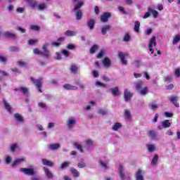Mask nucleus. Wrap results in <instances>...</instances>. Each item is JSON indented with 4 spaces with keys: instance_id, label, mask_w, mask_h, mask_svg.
Segmentation results:
<instances>
[{
    "instance_id": "obj_45",
    "label": "nucleus",
    "mask_w": 180,
    "mask_h": 180,
    "mask_svg": "<svg viewBox=\"0 0 180 180\" xmlns=\"http://www.w3.org/2000/svg\"><path fill=\"white\" fill-rule=\"evenodd\" d=\"M99 165L103 168V169H108V165H106V162L103 160L99 161Z\"/></svg>"
},
{
    "instance_id": "obj_27",
    "label": "nucleus",
    "mask_w": 180,
    "mask_h": 180,
    "mask_svg": "<svg viewBox=\"0 0 180 180\" xmlns=\"http://www.w3.org/2000/svg\"><path fill=\"white\" fill-rule=\"evenodd\" d=\"M171 124H172V123L169 122V120H165L162 122V126L164 127V129H168L169 127H171Z\"/></svg>"
},
{
    "instance_id": "obj_10",
    "label": "nucleus",
    "mask_w": 180,
    "mask_h": 180,
    "mask_svg": "<svg viewBox=\"0 0 180 180\" xmlns=\"http://www.w3.org/2000/svg\"><path fill=\"white\" fill-rule=\"evenodd\" d=\"M95 145V141L91 138H86L84 139V146L86 148H91Z\"/></svg>"
},
{
    "instance_id": "obj_54",
    "label": "nucleus",
    "mask_w": 180,
    "mask_h": 180,
    "mask_svg": "<svg viewBox=\"0 0 180 180\" xmlns=\"http://www.w3.org/2000/svg\"><path fill=\"white\" fill-rule=\"evenodd\" d=\"M55 60H63V57L61 56V53L56 52L55 53V56H54Z\"/></svg>"
},
{
    "instance_id": "obj_2",
    "label": "nucleus",
    "mask_w": 180,
    "mask_h": 180,
    "mask_svg": "<svg viewBox=\"0 0 180 180\" xmlns=\"http://www.w3.org/2000/svg\"><path fill=\"white\" fill-rule=\"evenodd\" d=\"M84 2L82 1H79L77 4H75L74 11L76 12V19L77 20H81L82 19V11L80 10V8H82L84 5Z\"/></svg>"
},
{
    "instance_id": "obj_11",
    "label": "nucleus",
    "mask_w": 180,
    "mask_h": 180,
    "mask_svg": "<svg viewBox=\"0 0 180 180\" xmlns=\"http://www.w3.org/2000/svg\"><path fill=\"white\" fill-rule=\"evenodd\" d=\"M43 171L45 174V176H46V178L48 179H53V178H54V174H53L51 171H50V169H49L46 167H43Z\"/></svg>"
},
{
    "instance_id": "obj_15",
    "label": "nucleus",
    "mask_w": 180,
    "mask_h": 180,
    "mask_svg": "<svg viewBox=\"0 0 180 180\" xmlns=\"http://www.w3.org/2000/svg\"><path fill=\"white\" fill-rule=\"evenodd\" d=\"M118 172L120 174L121 179H126V174L124 173V166L120 165L118 168Z\"/></svg>"
},
{
    "instance_id": "obj_56",
    "label": "nucleus",
    "mask_w": 180,
    "mask_h": 180,
    "mask_svg": "<svg viewBox=\"0 0 180 180\" xmlns=\"http://www.w3.org/2000/svg\"><path fill=\"white\" fill-rule=\"evenodd\" d=\"M134 65L136 68H139V67L141 65V61L139 60H135L134 63Z\"/></svg>"
},
{
    "instance_id": "obj_46",
    "label": "nucleus",
    "mask_w": 180,
    "mask_h": 180,
    "mask_svg": "<svg viewBox=\"0 0 180 180\" xmlns=\"http://www.w3.org/2000/svg\"><path fill=\"white\" fill-rule=\"evenodd\" d=\"M170 101L176 108H179V103L176 102V97H171Z\"/></svg>"
},
{
    "instance_id": "obj_8",
    "label": "nucleus",
    "mask_w": 180,
    "mask_h": 180,
    "mask_svg": "<svg viewBox=\"0 0 180 180\" xmlns=\"http://www.w3.org/2000/svg\"><path fill=\"white\" fill-rule=\"evenodd\" d=\"M32 82H33V84L37 86L39 92L41 93L42 91H41V85L43 84V82H42V78H40V79H34L33 77H31L30 78Z\"/></svg>"
},
{
    "instance_id": "obj_33",
    "label": "nucleus",
    "mask_w": 180,
    "mask_h": 180,
    "mask_svg": "<svg viewBox=\"0 0 180 180\" xmlns=\"http://www.w3.org/2000/svg\"><path fill=\"white\" fill-rule=\"evenodd\" d=\"M148 12H150V13H152L153 16L155 18H158V15H159L158 11H155V10L151 8H148Z\"/></svg>"
},
{
    "instance_id": "obj_47",
    "label": "nucleus",
    "mask_w": 180,
    "mask_h": 180,
    "mask_svg": "<svg viewBox=\"0 0 180 180\" xmlns=\"http://www.w3.org/2000/svg\"><path fill=\"white\" fill-rule=\"evenodd\" d=\"M11 150L13 152L16 151L19 148V145L18 143H13L11 146Z\"/></svg>"
},
{
    "instance_id": "obj_49",
    "label": "nucleus",
    "mask_w": 180,
    "mask_h": 180,
    "mask_svg": "<svg viewBox=\"0 0 180 180\" xmlns=\"http://www.w3.org/2000/svg\"><path fill=\"white\" fill-rule=\"evenodd\" d=\"M70 162H65L63 163H62L61 166L59 167V169H64L65 168H67V167H68V165H70Z\"/></svg>"
},
{
    "instance_id": "obj_26",
    "label": "nucleus",
    "mask_w": 180,
    "mask_h": 180,
    "mask_svg": "<svg viewBox=\"0 0 180 180\" xmlns=\"http://www.w3.org/2000/svg\"><path fill=\"white\" fill-rule=\"evenodd\" d=\"M4 105L5 109H6L9 113H12V107L11 106V104L6 101V100H4Z\"/></svg>"
},
{
    "instance_id": "obj_1",
    "label": "nucleus",
    "mask_w": 180,
    "mask_h": 180,
    "mask_svg": "<svg viewBox=\"0 0 180 180\" xmlns=\"http://www.w3.org/2000/svg\"><path fill=\"white\" fill-rule=\"evenodd\" d=\"M50 46V44L45 43L42 46V50L43 51H40L39 49L35 48L33 50L34 54H36L37 56H43L45 57V58H50L51 57V55L50 54V51H49L48 48Z\"/></svg>"
},
{
    "instance_id": "obj_62",
    "label": "nucleus",
    "mask_w": 180,
    "mask_h": 180,
    "mask_svg": "<svg viewBox=\"0 0 180 180\" xmlns=\"http://www.w3.org/2000/svg\"><path fill=\"white\" fill-rule=\"evenodd\" d=\"M150 108L152 109L153 110H154V109H157L158 108V105L155 104V103H151L149 105Z\"/></svg>"
},
{
    "instance_id": "obj_37",
    "label": "nucleus",
    "mask_w": 180,
    "mask_h": 180,
    "mask_svg": "<svg viewBox=\"0 0 180 180\" xmlns=\"http://www.w3.org/2000/svg\"><path fill=\"white\" fill-rule=\"evenodd\" d=\"M25 2H27V4L32 8H36V6H37V3L34 0H25Z\"/></svg>"
},
{
    "instance_id": "obj_29",
    "label": "nucleus",
    "mask_w": 180,
    "mask_h": 180,
    "mask_svg": "<svg viewBox=\"0 0 180 180\" xmlns=\"http://www.w3.org/2000/svg\"><path fill=\"white\" fill-rule=\"evenodd\" d=\"M41 162L44 165H46L47 167H53V165H54V163H53V162L47 159H42Z\"/></svg>"
},
{
    "instance_id": "obj_40",
    "label": "nucleus",
    "mask_w": 180,
    "mask_h": 180,
    "mask_svg": "<svg viewBox=\"0 0 180 180\" xmlns=\"http://www.w3.org/2000/svg\"><path fill=\"white\" fill-rule=\"evenodd\" d=\"M180 41V36L179 34L176 35L174 38H173V41H172V44L174 46H175V44H176L177 43H179Z\"/></svg>"
},
{
    "instance_id": "obj_64",
    "label": "nucleus",
    "mask_w": 180,
    "mask_h": 180,
    "mask_svg": "<svg viewBox=\"0 0 180 180\" xmlns=\"http://www.w3.org/2000/svg\"><path fill=\"white\" fill-rule=\"evenodd\" d=\"M68 50H75V45L74 44H68L67 46Z\"/></svg>"
},
{
    "instance_id": "obj_44",
    "label": "nucleus",
    "mask_w": 180,
    "mask_h": 180,
    "mask_svg": "<svg viewBox=\"0 0 180 180\" xmlns=\"http://www.w3.org/2000/svg\"><path fill=\"white\" fill-rule=\"evenodd\" d=\"M70 71L73 74H77V72H78V67L75 65H72L70 67Z\"/></svg>"
},
{
    "instance_id": "obj_19",
    "label": "nucleus",
    "mask_w": 180,
    "mask_h": 180,
    "mask_svg": "<svg viewBox=\"0 0 180 180\" xmlns=\"http://www.w3.org/2000/svg\"><path fill=\"white\" fill-rule=\"evenodd\" d=\"M122 124L120 122H115L112 124V130H113V131H118L119 130H120V128L122 127Z\"/></svg>"
},
{
    "instance_id": "obj_23",
    "label": "nucleus",
    "mask_w": 180,
    "mask_h": 180,
    "mask_svg": "<svg viewBox=\"0 0 180 180\" xmlns=\"http://www.w3.org/2000/svg\"><path fill=\"white\" fill-rule=\"evenodd\" d=\"M14 117L17 123H23V116H22V115L15 113L14 114Z\"/></svg>"
},
{
    "instance_id": "obj_55",
    "label": "nucleus",
    "mask_w": 180,
    "mask_h": 180,
    "mask_svg": "<svg viewBox=\"0 0 180 180\" xmlns=\"http://www.w3.org/2000/svg\"><path fill=\"white\" fill-rule=\"evenodd\" d=\"M8 58L4 55L0 54V62L1 63H6Z\"/></svg>"
},
{
    "instance_id": "obj_30",
    "label": "nucleus",
    "mask_w": 180,
    "mask_h": 180,
    "mask_svg": "<svg viewBox=\"0 0 180 180\" xmlns=\"http://www.w3.org/2000/svg\"><path fill=\"white\" fill-rule=\"evenodd\" d=\"M87 25H88V27H89V29L91 30H92L94 29V27H95V20H94V19L89 20L87 22Z\"/></svg>"
},
{
    "instance_id": "obj_61",
    "label": "nucleus",
    "mask_w": 180,
    "mask_h": 180,
    "mask_svg": "<svg viewBox=\"0 0 180 180\" xmlns=\"http://www.w3.org/2000/svg\"><path fill=\"white\" fill-rule=\"evenodd\" d=\"M6 164H11L12 161V158L11 156H6L5 158Z\"/></svg>"
},
{
    "instance_id": "obj_13",
    "label": "nucleus",
    "mask_w": 180,
    "mask_h": 180,
    "mask_svg": "<svg viewBox=\"0 0 180 180\" xmlns=\"http://www.w3.org/2000/svg\"><path fill=\"white\" fill-rule=\"evenodd\" d=\"M148 136L151 138L152 140H156L158 136V132L154 130H150L148 131Z\"/></svg>"
},
{
    "instance_id": "obj_4",
    "label": "nucleus",
    "mask_w": 180,
    "mask_h": 180,
    "mask_svg": "<svg viewBox=\"0 0 180 180\" xmlns=\"http://www.w3.org/2000/svg\"><path fill=\"white\" fill-rule=\"evenodd\" d=\"M77 124V117H69L65 122V126L69 130H72L75 125Z\"/></svg>"
},
{
    "instance_id": "obj_25",
    "label": "nucleus",
    "mask_w": 180,
    "mask_h": 180,
    "mask_svg": "<svg viewBox=\"0 0 180 180\" xmlns=\"http://www.w3.org/2000/svg\"><path fill=\"white\" fill-rule=\"evenodd\" d=\"M109 18H110V13H105L101 15V22H108Z\"/></svg>"
},
{
    "instance_id": "obj_57",
    "label": "nucleus",
    "mask_w": 180,
    "mask_h": 180,
    "mask_svg": "<svg viewBox=\"0 0 180 180\" xmlns=\"http://www.w3.org/2000/svg\"><path fill=\"white\" fill-rule=\"evenodd\" d=\"M96 86H98V88H103L105 86V84L101 82H96L95 83Z\"/></svg>"
},
{
    "instance_id": "obj_22",
    "label": "nucleus",
    "mask_w": 180,
    "mask_h": 180,
    "mask_svg": "<svg viewBox=\"0 0 180 180\" xmlns=\"http://www.w3.org/2000/svg\"><path fill=\"white\" fill-rule=\"evenodd\" d=\"M112 64V62L109 59V58H105L103 60V65L105 68H109L110 67V65Z\"/></svg>"
},
{
    "instance_id": "obj_51",
    "label": "nucleus",
    "mask_w": 180,
    "mask_h": 180,
    "mask_svg": "<svg viewBox=\"0 0 180 180\" xmlns=\"http://www.w3.org/2000/svg\"><path fill=\"white\" fill-rule=\"evenodd\" d=\"M18 67H27V63L23 60H18Z\"/></svg>"
},
{
    "instance_id": "obj_48",
    "label": "nucleus",
    "mask_w": 180,
    "mask_h": 180,
    "mask_svg": "<svg viewBox=\"0 0 180 180\" xmlns=\"http://www.w3.org/2000/svg\"><path fill=\"white\" fill-rule=\"evenodd\" d=\"M37 43H39V40L37 39H30L28 41V44L30 46H34L35 44H37Z\"/></svg>"
},
{
    "instance_id": "obj_14",
    "label": "nucleus",
    "mask_w": 180,
    "mask_h": 180,
    "mask_svg": "<svg viewBox=\"0 0 180 180\" xmlns=\"http://www.w3.org/2000/svg\"><path fill=\"white\" fill-rule=\"evenodd\" d=\"M74 146L75 147V148H77V150L79 151V153H84V146H82L81 143H79V141H75Z\"/></svg>"
},
{
    "instance_id": "obj_6",
    "label": "nucleus",
    "mask_w": 180,
    "mask_h": 180,
    "mask_svg": "<svg viewBox=\"0 0 180 180\" xmlns=\"http://www.w3.org/2000/svg\"><path fill=\"white\" fill-rule=\"evenodd\" d=\"M157 37L153 36L150 38L149 43H148V49L150 52V54H154V49L157 47Z\"/></svg>"
},
{
    "instance_id": "obj_16",
    "label": "nucleus",
    "mask_w": 180,
    "mask_h": 180,
    "mask_svg": "<svg viewBox=\"0 0 180 180\" xmlns=\"http://www.w3.org/2000/svg\"><path fill=\"white\" fill-rule=\"evenodd\" d=\"M0 36H3V37H9L10 39H13L16 34L9 32H0Z\"/></svg>"
},
{
    "instance_id": "obj_31",
    "label": "nucleus",
    "mask_w": 180,
    "mask_h": 180,
    "mask_svg": "<svg viewBox=\"0 0 180 180\" xmlns=\"http://www.w3.org/2000/svg\"><path fill=\"white\" fill-rule=\"evenodd\" d=\"M65 36H68V37H73L74 36H77V32L68 30L65 32Z\"/></svg>"
},
{
    "instance_id": "obj_12",
    "label": "nucleus",
    "mask_w": 180,
    "mask_h": 180,
    "mask_svg": "<svg viewBox=\"0 0 180 180\" xmlns=\"http://www.w3.org/2000/svg\"><path fill=\"white\" fill-rule=\"evenodd\" d=\"M15 91L16 92H22V94H23L24 95H27V94L29 93V89L25 86H20L18 88H16L15 89Z\"/></svg>"
},
{
    "instance_id": "obj_63",
    "label": "nucleus",
    "mask_w": 180,
    "mask_h": 180,
    "mask_svg": "<svg viewBox=\"0 0 180 180\" xmlns=\"http://www.w3.org/2000/svg\"><path fill=\"white\" fill-rule=\"evenodd\" d=\"M129 40H130V34H129L128 33L125 34V35L124 36V41H129Z\"/></svg>"
},
{
    "instance_id": "obj_52",
    "label": "nucleus",
    "mask_w": 180,
    "mask_h": 180,
    "mask_svg": "<svg viewBox=\"0 0 180 180\" xmlns=\"http://www.w3.org/2000/svg\"><path fill=\"white\" fill-rule=\"evenodd\" d=\"M91 75L94 78L99 77V72L98 70H93L91 71Z\"/></svg>"
},
{
    "instance_id": "obj_20",
    "label": "nucleus",
    "mask_w": 180,
    "mask_h": 180,
    "mask_svg": "<svg viewBox=\"0 0 180 180\" xmlns=\"http://www.w3.org/2000/svg\"><path fill=\"white\" fill-rule=\"evenodd\" d=\"M63 88L68 91H77L78 89V87L68 84H64Z\"/></svg>"
},
{
    "instance_id": "obj_41",
    "label": "nucleus",
    "mask_w": 180,
    "mask_h": 180,
    "mask_svg": "<svg viewBox=\"0 0 180 180\" xmlns=\"http://www.w3.org/2000/svg\"><path fill=\"white\" fill-rule=\"evenodd\" d=\"M134 32L139 33L140 32V22L136 21L134 25Z\"/></svg>"
},
{
    "instance_id": "obj_32",
    "label": "nucleus",
    "mask_w": 180,
    "mask_h": 180,
    "mask_svg": "<svg viewBox=\"0 0 180 180\" xmlns=\"http://www.w3.org/2000/svg\"><path fill=\"white\" fill-rule=\"evenodd\" d=\"M111 93L113 95V96H117L118 95H120V92L119 91L118 87H114L111 89Z\"/></svg>"
},
{
    "instance_id": "obj_58",
    "label": "nucleus",
    "mask_w": 180,
    "mask_h": 180,
    "mask_svg": "<svg viewBox=\"0 0 180 180\" xmlns=\"http://www.w3.org/2000/svg\"><path fill=\"white\" fill-rule=\"evenodd\" d=\"M25 7H18L16 9V12L18 13H23V12H25Z\"/></svg>"
},
{
    "instance_id": "obj_5",
    "label": "nucleus",
    "mask_w": 180,
    "mask_h": 180,
    "mask_svg": "<svg viewBox=\"0 0 180 180\" xmlns=\"http://www.w3.org/2000/svg\"><path fill=\"white\" fill-rule=\"evenodd\" d=\"M135 85L139 94L142 96H146V94H148V88L143 86V83H136Z\"/></svg>"
},
{
    "instance_id": "obj_36",
    "label": "nucleus",
    "mask_w": 180,
    "mask_h": 180,
    "mask_svg": "<svg viewBox=\"0 0 180 180\" xmlns=\"http://www.w3.org/2000/svg\"><path fill=\"white\" fill-rule=\"evenodd\" d=\"M157 162H158V155H154L151 160V165H157Z\"/></svg>"
},
{
    "instance_id": "obj_7",
    "label": "nucleus",
    "mask_w": 180,
    "mask_h": 180,
    "mask_svg": "<svg viewBox=\"0 0 180 180\" xmlns=\"http://www.w3.org/2000/svg\"><path fill=\"white\" fill-rule=\"evenodd\" d=\"M118 56L122 65H127V58H129V53L127 52H119Z\"/></svg>"
},
{
    "instance_id": "obj_28",
    "label": "nucleus",
    "mask_w": 180,
    "mask_h": 180,
    "mask_svg": "<svg viewBox=\"0 0 180 180\" xmlns=\"http://www.w3.org/2000/svg\"><path fill=\"white\" fill-rule=\"evenodd\" d=\"M38 11H44L47 9V4L46 3H40L37 6Z\"/></svg>"
},
{
    "instance_id": "obj_39",
    "label": "nucleus",
    "mask_w": 180,
    "mask_h": 180,
    "mask_svg": "<svg viewBox=\"0 0 180 180\" xmlns=\"http://www.w3.org/2000/svg\"><path fill=\"white\" fill-rule=\"evenodd\" d=\"M73 176H75V178H78V176H79V172L74 168H72L70 169Z\"/></svg>"
},
{
    "instance_id": "obj_42",
    "label": "nucleus",
    "mask_w": 180,
    "mask_h": 180,
    "mask_svg": "<svg viewBox=\"0 0 180 180\" xmlns=\"http://www.w3.org/2000/svg\"><path fill=\"white\" fill-rule=\"evenodd\" d=\"M124 116H125V119L127 120H131V114L130 113V111L125 110L124 111Z\"/></svg>"
},
{
    "instance_id": "obj_21",
    "label": "nucleus",
    "mask_w": 180,
    "mask_h": 180,
    "mask_svg": "<svg viewBox=\"0 0 180 180\" xmlns=\"http://www.w3.org/2000/svg\"><path fill=\"white\" fill-rule=\"evenodd\" d=\"M26 161V159L25 158H18L13 162L12 166L16 167V165H19V164H22V162H25Z\"/></svg>"
},
{
    "instance_id": "obj_35",
    "label": "nucleus",
    "mask_w": 180,
    "mask_h": 180,
    "mask_svg": "<svg viewBox=\"0 0 180 180\" xmlns=\"http://www.w3.org/2000/svg\"><path fill=\"white\" fill-rule=\"evenodd\" d=\"M95 105H96V101H90L89 103V105H86L84 109L86 110H91V108H92V106H95Z\"/></svg>"
},
{
    "instance_id": "obj_18",
    "label": "nucleus",
    "mask_w": 180,
    "mask_h": 180,
    "mask_svg": "<svg viewBox=\"0 0 180 180\" xmlns=\"http://www.w3.org/2000/svg\"><path fill=\"white\" fill-rule=\"evenodd\" d=\"M146 147L149 153H154L157 150V146L154 143H148L146 144Z\"/></svg>"
},
{
    "instance_id": "obj_38",
    "label": "nucleus",
    "mask_w": 180,
    "mask_h": 180,
    "mask_svg": "<svg viewBox=\"0 0 180 180\" xmlns=\"http://www.w3.org/2000/svg\"><path fill=\"white\" fill-rule=\"evenodd\" d=\"M109 29H110V25H104L101 28V32L103 33V34H106Z\"/></svg>"
},
{
    "instance_id": "obj_3",
    "label": "nucleus",
    "mask_w": 180,
    "mask_h": 180,
    "mask_svg": "<svg viewBox=\"0 0 180 180\" xmlns=\"http://www.w3.org/2000/svg\"><path fill=\"white\" fill-rule=\"evenodd\" d=\"M20 171L25 175H28L29 176H34V175L37 174V168L34 167L21 168Z\"/></svg>"
},
{
    "instance_id": "obj_59",
    "label": "nucleus",
    "mask_w": 180,
    "mask_h": 180,
    "mask_svg": "<svg viewBox=\"0 0 180 180\" xmlns=\"http://www.w3.org/2000/svg\"><path fill=\"white\" fill-rule=\"evenodd\" d=\"M174 75L175 77H176L177 78H180V69L179 68H176L174 70Z\"/></svg>"
},
{
    "instance_id": "obj_43",
    "label": "nucleus",
    "mask_w": 180,
    "mask_h": 180,
    "mask_svg": "<svg viewBox=\"0 0 180 180\" xmlns=\"http://www.w3.org/2000/svg\"><path fill=\"white\" fill-rule=\"evenodd\" d=\"M99 49V46L98 45H93L90 49V53L91 54H95V52L96 50Z\"/></svg>"
},
{
    "instance_id": "obj_60",
    "label": "nucleus",
    "mask_w": 180,
    "mask_h": 180,
    "mask_svg": "<svg viewBox=\"0 0 180 180\" xmlns=\"http://www.w3.org/2000/svg\"><path fill=\"white\" fill-rule=\"evenodd\" d=\"M172 81V76H167L165 77V82L169 83Z\"/></svg>"
},
{
    "instance_id": "obj_50",
    "label": "nucleus",
    "mask_w": 180,
    "mask_h": 180,
    "mask_svg": "<svg viewBox=\"0 0 180 180\" xmlns=\"http://www.w3.org/2000/svg\"><path fill=\"white\" fill-rule=\"evenodd\" d=\"M106 54V50H101L97 55V58H102Z\"/></svg>"
},
{
    "instance_id": "obj_53",
    "label": "nucleus",
    "mask_w": 180,
    "mask_h": 180,
    "mask_svg": "<svg viewBox=\"0 0 180 180\" xmlns=\"http://www.w3.org/2000/svg\"><path fill=\"white\" fill-rule=\"evenodd\" d=\"M61 53L63 54V56H64V57H65L66 58H68V57H70V51H67V50H63L61 51Z\"/></svg>"
},
{
    "instance_id": "obj_34",
    "label": "nucleus",
    "mask_w": 180,
    "mask_h": 180,
    "mask_svg": "<svg viewBox=\"0 0 180 180\" xmlns=\"http://www.w3.org/2000/svg\"><path fill=\"white\" fill-rule=\"evenodd\" d=\"M30 29L31 30H34V32H39L40 31V30L41 29V27H40V25H31L30 26Z\"/></svg>"
},
{
    "instance_id": "obj_24",
    "label": "nucleus",
    "mask_w": 180,
    "mask_h": 180,
    "mask_svg": "<svg viewBox=\"0 0 180 180\" xmlns=\"http://www.w3.org/2000/svg\"><path fill=\"white\" fill-rule=\"evenodd\" d=\"M60 147V143H51L49 146V149L52 151H56V150H58Z\"/></svg>"
},
{
    "instance_id": "obj_17",
    "label": "nucleus",
    "mask_w": 180,
    "mask_h": 180,
    "mask_svg": "<svg viewBox=\"0 0 180 180\" xmlns=\"http://www.w3.org/2000/svg\"><path fill=\"white\" fill-rule=\"evenodd\" d=\"M136 180H144V171L139 169L136 174Z\"/></svg>"
},
{
    "instance_id": "obj_9",
    "label": "nucleus",
    "mask_w": 180,
    "mask_h": 180,
    "mask_svg": "<svg viewBox=\"0 0 180 180\" xmlns=\"http://www.w3.org/2000/svg\"><path fill=\"white\" fill-rule=\"evenodd\" d=\"M124 98L125 102H129V101L131 100V98H133V93H131L130 90L125 89L124 91Z\"/></svg>"
}]
</instances>
